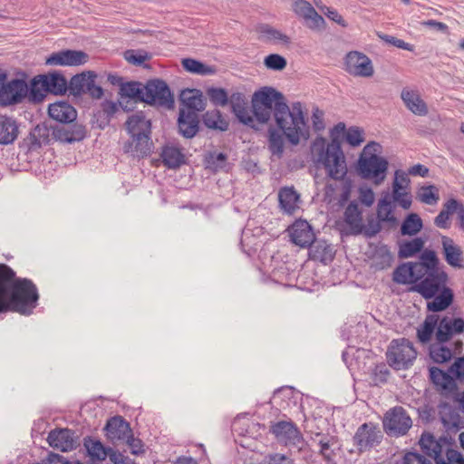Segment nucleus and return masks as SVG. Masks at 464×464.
Instances as JSON below:
<instances>
[{
    "mask_svg": "<svg viewBox=\"0 0 464 464\" xmlns=\"http://www.w3.org/2000/svg\"><path fill=\"white\" fill-rule=\"evenodd\" d=\"M442 254L449 266L454 268H464V257L462 248L449 237H441Z\"/></svg>",
    "mask_w": 464,
    "mask_h": 464,
    "instance_id": "nucleus-20",
    "label": "nucleus"
},
{
    "mask_svg": "<svg viewBox=\"0 0 464 464\" xmlns=\"http://www.w3.org/2000/svg\"><path fill=\"white\" fill-rule=\"evenodd\" d=\"M344 222L349 227L352 234H362L363 229V220L362 212L356 202H351L344 211Z\"/></svg>",
    "mask_w": 464,
    "mask_h": 464,
    "instance_id": "nucleus-31",
    "label": "nucleus"
},
{
    "mask_svg": "<svg viewBox=\"0 0 464 464\" xmlns=\"http://www.w3.org/2000/svg\"><path fill=\"white\" fill-rule=\"evenodd\" d=\"M179 132L186 138L194 137L198 130V116L195 111L179 110L178 119Z\"/></svg>",
    "mask_w": 464,
    "mask_h": 464,
    "instance_id": "nucleus-27",
    "label": "nucleus"
},
{
    "mask_svg": "<svg viewBox=\"0 0 464 464\" xmlns=\"http://www.w3.org/2000/svg\"><path fill=\"white\" fill-rule=\"evenodd\" d=\"M19 134L16 121L12 117L0 115V144L8 145L14 143Z\"/></svg>",
    "mask_w": 464,
    "mask_h": 464,
    "instance_id": "nucleus-30",
    "label": "nucleus"
},
{
    "mask_svg": "<svg viewBox=\"0 0 464 464\" xmlns=\"http://www.w3.org/2000/svg\"><path fill=\"white\" fill-rule=\"evenodd\" d=\"M384 431L391 436L405 435L412 426V420L401 406H395L386 411L382 420Z\"/></svg>",
    "mask_w": 464,
    "mask_h": 464,
    "instance_id": "nucleus-9",
    "label": "nucleus"
},
{
    "mask_svg": "<svg viewBox=\"0 0 464 464\" xmlns=\"http://www.w3.org/2000/svg\"><path fill=\"white\" fill-rule=\"evenodd\" d=\"M381 223L382 221H380L378 218H368L367 224H363V229L362 233H363L367 237H372L376 236L382 229Z\"/></svg>",
    "mask_w": 464,
    "mask_h": 464,
    "instance_id": "nucleus-60",
    "label": "nucleus"
},
{
    "mask_svg": "<svg viewBox=\"0 0 464 464\" xmlns=\"http://www.w3.org/2000/svg\"><path fill=\"white\" fill-rule=\"evenodd\" d=\"M420 445L423 452L433 458L436 462L442 456L444 449L448 448L446 440H436L435 437L430 433H423L421 435Z\"/></svg>",
    "mask_w": 464,
    "mask_h": 464,
    "instance_id": "nucleus-26",
    "label": "nucleus"
},
{
    "mask_svg": "<svg viewBox=\"0 0 464 464\" xmlns=\"http://www.w3.org/2000/svg\"><path fill=\"white\" fill-rule=\"evenodd\" d=\"M275 120L278 128L283 131L287 140L294 146L301 140H308L310 136L309 126L304 118V106L300 102H295L288 106L280 104Z\"/></svg>",
    "mask_w": 464,
    "mask_h": 464,
    "instance_id": "nucleus-3",
    "label": "nucleus"
},
{
    "mask_svg": "<svg viewBox=\"0 0 464 464\" xmlns=\"http://www.w3.org/2000/svg\"><path fill=\"white\" fill-rule=\"evenodd\" d=\"M425 241L421 237H415L411 240L403 241L399 246V256L401 258L411 257L422 250Z\"/></svg>",
    "mask_w": 464,
    "mask_h": 464,
    "instance_id": "nucleus-40",
    "label": "nucleus"
},
{
    "mask_svg": "<svg viewBox=\"0 0 464 464\" xmlns=\"http://www.w3.org/2000/svg\"><path fill=\"white\" fill-rule=\"evenodd\" d=\"M240 111H234V114L238 119L240 122H242L245 125L250 126L252 128L255 127V123L256 118L255 117L253 109H249L248 104L244 106V108L239 110Z\"/></svg>",
    "mask_w": 464,
    "mask_h": 464,
    "instance_id": "nucleus-54",
    "label": "nucleus"
},
{
    "mask_svg": "<svg viewBox=\"0 0 464 464\" xmlns=\"http://www.w3.org/2000/svg\"><path fill=\"white\" fill-rule=\"evenodd\" d=\"M401 99L405 107L414 115L426 116L429 113L428 106L417 90L403 88Z\"/></svg>",
    "mask_w": 464,
    "mask_h": 464,
    "instance_id": "nucleus-22",
    "label": "nucleus"
},
{
    "mask_svg": "<svg viewBox=\"0 0 464 464\" xmlns=\"http://www.w3.org/2000/svg\"><path fill=\"white\" fill-rule=\"evenodd\" d=\"M53 137L61 141L72 143L82 140L86 136V129L82 124H73L54 128L53 130Z\"/></svg>",
    "mask_w": 464,
    "mask_h": 464,
    "instance_id": "nucleus-23",
    "label": "nucleus"
},
{
    "mask_svg": "<svg viewBox=\"0 0 464 464\" xmlns=\"http://www.w3.org/2000/svg\"><path fill=\"white\" fill-rule=\"evenodd\" d=\"M28 94V86L24 80H12L0 88V103L11 105L20 102Z\"/></svg>",
    "mask_w": 464,
    "mask_h": 464,
    "instance_id": "nucleus-18",
    "label": "nucleus"
},
{
    "mask_svg": "<svg viewBox=\"0 0 464 464\" xmlns=\"http://www.w3.org/2000/svg\"><path fill=\"white\" fill-rule=\"evenodd\" d=\"M143 102L167 108H171L174 102L169 86L159 79L150 80L144 85Z\"/></svg>",
    "mask_w": 464,
    "mask_h": 464,
    "instance_id": "nucleus-10",
    "label": "nucleus"
},
{
    "mask_svg": "<svg viewBox=\"0 0 464 464\" xmlns=\"http://www.w3.org/2000/svg\"><path fill=\"white\" fill-rule=\"evenodd\" d=\"M203 122L208 129L219 131H226L228 129V121L218 110L208 111L203 115Z\"/></svg>",
    "mask_w": 464,
    "mask_h": 464,
    "instance_id": "nucleus-38",
    "label": "nucleus"
},
{
    "mask_svg": "<svg viewBox=\"0 0 464 464\" xmlns=\"http://www.w3.org/2000/svg\"><path fill=\"white\" fill-rule=\"evenodd\" d=\"M267 146L272 155L281 158L285 147L284 133L273 128L269 129Z\"/></svg>",
    "mask_w": 464,
    "mask_h": 464,
    "instance_id": "nucleus-39",
    "label": "nucleus"
},
{
    "mask_svg": "<svg viewBox=\"0 0 464 464\" xmlns=\"http://www.w3.org/2000/svg\"><path fill=\"white\" fill-rule=\"evenodd\" d=\"M84 446L90 457L96 460H104L109 454V450L103 447L101 441L92 439L85 440Z\"/></svg>",
    "mask_w": 464,
    "mask_h": 464,
    "instance_id": "nucleus-47",
    "label": "nucleus"
},
{
    "mask_svg": "<svg viewBox=\"0 0 464 464\" xmlns=\"http://www.w3.org/2000/svg\"><path fill=\"white\" fill-rule=\"evenodd\" d=\"M292 9L298 17H301L305 21L307 27L311 30L324 31L325 29V20L315 11L308 1H294Z\"/></svg>",
    "mask_w": 464,
    "mask_h": 464,
    "instance_id": "nucleus-14",
    "label": "nucleus"
},
{
    "mask_svg": "<svg viewBox=\"0 0 464 464\" xmlns=\"http://www.w3.org/2000/svg\"><path fill=\"white\" fill-rule=\"evenodd\" d=\"M41 79L42 86H45L47 91L53 94L65 93L68 83L63 75L54 72L46 75L38 76Z\"/></svg>",
    "mask_w": 464,
    "mask_h": 464,
    "instance_id": "nucleus-33",
    "label": "nucleus"
},
{
    "mask_svg": "<svg viewBox=\"0 0 464 464\" xmlns=\"http://www.w3.org/2000/svg\"><path fill=\"white\" fill-rule=\"evenodd\" d=\"M96 77L97 75L95 72L92 71L74 75L69 83L71 92L74 95H81L85 93L92 78Z\"/></svg>",
    "mask_w": 464,
    "mask_h": 464,
    "instance_id": "nucleus-35",
    "label": "nucleus"
},
{
    "mask_svg": "<svg viewBox=\"0 0 464 464\" xmlns=\"http://www.w3.org/2000/svg\"><path fill=\"white\" fill-rule=\"evenodd\" d=\"M126 129L131 140L124 146V150L130 152L134 157L149 154L152 144L150 120L147 119L142 111H138L128 118Z\"/></svg>",
    "mask_w": 464,
    "mask_h": 464,
    "instance_id": "nucleus-6",
    "label": "nucleus"
},
{
    "mask_svg": "<svg viewBox=\"0 0 464 464\" xmlns=\"http://www.w3.org/2000/svg\"><path fill=\"white\" fill-rule=\"evenodd\" d=\"M252 107L259 123H266L272 113L275 115L280 104H285L284 95L272 87H263L254 92Z\"/></svg>",
    "mask_w": 464,
    "mask_h": 464,
    "instance_id": "nucleus-7",
    "label": "nucleus"
},
{
    "mask_svg": "<svg viewBox=\"0 0 464 464\" xmlns=\"http://www.w3.org/2000/svg\"><path fill=\"white\" fill-rule=\"evenodd\" d=\"M47 440L52 448L63 452L72 450L76 447L73 433L68 429L52 430Z\"/></svg>",
    "mask_w": 464,
    "mask_h": 464,
    "instance_id": "nucleus-21",
    "label": "nucleus"
},
{
    "mask_svg": "<svg viewBox=\"0 0 464 464\" xmlns=\"http://www.w3.org/2000/svg\"><path fill=\"white\" fill-rule=\"evenodd\" d=\"M424 260L408 262L399 266L393 272V281L401 285H410L419 282L423 277Z\"/></svg>",
    "mask_w": 464,
    "mask_h": 464,
    "instance_id": "nucleus-17",
    "label": "nucleus"
},
{
    "mask_svg": "<svg viewBox=\"0 0 464 464\" xmlns=\"http://www.w3.org/2000/svg\"><path fill=\"white\" fill-rule=\"evenodd\" d=\"M161 157L164 164L170 169L177 168L183 162V154L174 147H166Z\"/></svg>",
    "mask_w": 464,
    "mask_h": 464,
    "instance_id": "nucleus-46",
    "label": "nucleus"
},
{
    "mask_svg": "<svg viewBox=\"0 0 464 464\" xmlns=\"http://www.w3.org/2000/svg\"><path fill=\"white\" fill-rule=\"evenodd\" d=\"M287 232L291 242L302 248L309 247L315 242V234L306 220H295L287 228Z\"/></svg>",
    "mask_w": 464,
    "mask_h": 464,
    "instance_id": "nucleus-16",
    "label": "nucleus"
},
{
    "mask_svg": "<svg viewBox=\"0 0 464 464\" xmlns=\"http://www.w3.org/2000/svg\"><path fill=\"white\" fill-rule=\"evenodd\" d=\"M120 91L121 94V101L120 102V104L123 107L124 110H128L127 105H124L126 99H135L137 101L143 102L144 86H142L140 82H124L121 84Z\"/></svg>",
    "mask_w": 464,
    "mask_h": 464,
    "instance_id": "nucleus-36",
    "label": "nucleus"
},
{
    "mask_svg": "<svg viewBox=\"0 0 464 464\" xmlns=\"http://www.w3.org/2000/svg\"><path fill=\"white\" fill-rule=\"evenodd\" d=\"M228 102L231 105L232 111H240L239 110L247 105V100L241 92H235L228 98Z\"/></svg>",
    "mask_w": 464,
    "mask_h": 464,
    "instance_id": "nucleus-62",
    "label": "nucleus"
},
{
    "mask_svg": "<svg viewBox=\"0 0 464 464\" xmlns=\"http://www.w3.org/2000/svg\"><path fill=\"white\" fill-rule=\"evenodd\" d=\"M397 464H432V462L417 452H407Z\"/></svg>",
    "mask_w": 464,
    "mask_h": 464,
    "instance_id": "nucleus-58",
    "label": "nucleus"
},
{
    "mask_svg": "<svg viewBox=\"0 0 464 464\" xmlns=\"http://www.w3.org/2000/svg\"><path fill=\"white\" fill-rule=\"evenodd\" d=\"M416 198L421 203L436 205L440 200L439 188L434 185L422 186L419 188Z\"/></svg>",
    "mask_w": 464,
    "mask_h": 464,
    "instance_id": "nucleus-44",
    "label": "nucleus"
},
{
    "mask_svg": "<svg viewBox=\"0 0 464 464\" xmlns=\"http://www.w3.org/2000/svg\"><path fill=\"white\" fill-rule=\"evenodd\" d=\"M464 333V319L453 314H429L417 328V339L422 344L435 341L448 343L455 335Z\"/></svg>",
    "mask_w": 464,
    "mask_h": 464,
    "instance_id": "nucleus-2",
    "label": "nucleus"
},
{
    "mask_svg": "<svg viewBox=\"0 0 464 464\" xmlns=\"http://www.w3.org/2000/svg\"><path fill=\"white\" fill-rule=\"evenodd\" d=\"M358 198L362 205L372 207L375 201V194L369 186L362 185L358 188Z\"/></svg>",
    "mask_w": 464,
    "mask_h": 464,
    "instance_id": "nucleus-56",
    "label": "nucleus"
},
{
    "mask_svg": "<svg viewBox=\"0 0 464 464\" xmlns=\"http://www.w3.org/2000/svg\"><path fill=\"white\" fill-rule=\"evenodd\" d=\"M431 382L444 394H449L456 390V382L453 377L437 367L430 369Z\"/></svg>",
    "mask_w": 464,
    "mask_h": 464,
    "instance_id": "nucleus-32",
    "label": "nucleus"
},
{
    "mask_svg": "<svg viewBox=\"0 0 464 464\" xmlns=\"http://www.w3.org/2000/svg\"><path fill=\"white\" fill-rule=\"evenodd\" d=\"M124 58L130 63L140 65L148 59V55L140 51L128 50L124 53Z\"/></svg>",
    "mask_w": 464,
    "mask_h": 464,
    "instance_id": "nucleus-61",
    "label": "nucleus"
},
{
    "mask_svg": "<svg viewBox=\"0 0 464 464\" xmlns=\"http://www.w3.org/2000/svg\"><path fill=\"white\" fill-rule=\"evenodd\" d=\"M381 144L371 141L362 150L357 164L360 176L379 186L386 179L389 162L382 157Z\"/></svg>",
    "mask_w": 464,
    "mask_h": 464,
    "instance_id": "nucleus-5",
    "label": "nucleus"
},
{
    "mask_svg": "<svg viewBox=\"0 0 464 464\" xmlns=\"http://www.w3.org/2000/svg\"><path fill=\"white\" fill-rule=\"evenodd\" d=\"M263 464H294V461L285 455L276 453L267 456Z\"/></svg>",
    "mask_w": 464,
    "mask_h": 464,
    "instance_id": "nucleus-64",
    "label": "nucleus"
},
{
    "mask_svg": "<svg viewBox=\"0 0 464 464\" xmlns=\"http://www.w3.org/2000/svg\"><path fill=\"white\" fill-rule=\"evenodd\" d=\"M345 140L352 147H358L364 141L363 130L359 127H351L345 131Z\"/></svg>",
    "mask_w": 464,
    "mask_h": 464,
    "instance_id": "nucleus-51",
    "label": "nucleus"
},
{
    "mask_svg": "<svg viewBox=\"0 0 464 464\" xmlns=\"http://www.w3.org/2000/svg\"><path fill=\"white\" fill-rule=\"evenodd\" d=\"M393 256L386 246H381L373 256L372 266L377 270H382L392 266Z\"/></svg>",
    "mask_w": 464,
    "mask_h": 464,
    "instance_id": "nucleus-42",
    "label": "nucleus"
},
{
    "mask_svg": "<svg viewBox=\"0 0 464 464\" xmlns=\"http://www.w3.org/2000/svg\"><path fill=\"white\" fill-rule=\"evenodd\" d=\"M286 64L285 58L277 53L269 54L264 59V65L273 71H283Z\"/></svg>",
    "mask_w": 464,
    "mask_h": 464,
    "instance_id": "nucleus-50",
    "label": "nucleus"
},
{
    "mask_svg": "<svg viewBox=\"0 0 464 464\" xmlns=\"http://www.w3.org/2000/svg\"><path fill=\"white\" fill-rule=\"evenodd\" d=\"M89 61V54L81 50H62L50 54L45 63L51 66H80Z\"/></svg>",
    "mask_w": 464,
    "mask_h": 464,
    "instance_id": "nucleus-15",
    "label": "nucleus"
},
{
    "mask_svg": "<svg viewBox=\"0 0 464 464\" xmlns=\"http://www.w3.org/2000/svg\"><path fill=\"white\" fill-rule=\"evenodd\" d=\"M451 376L459 380H464V357H459L449 369Z\"/></svg>",
    "mask_w": 464,
    "mask_h": 464,
    "instance_id": "nucleus-63",
    "label": "nucleus"
},
{
    "mask_svg": "<svg viewBox=\"0 0 464 464\" xmlns=\"http://www.w3.org/2000/svg\"><path fill=\"white\" fill-rule=\"evenodd\" d=\"M344 70L355 77L369 78L374 73L371 59L358 51L349 52L344 58Z\"/></svg>",
    "mask_w": 464,
    "mask_h": 464,
    "instance_id": "nucleus-12",
    "label": "nucleus"
},
{
    "mask_svg": "<svg viewBox=\"0 0 464 464\" xmlns=\"http://www.w3.org/2000/svg\"><path fill=\"white\" fill-rule=\"evenodd\" d=\"M420 259L424 260L423 277L415 285L414 289L425 299H430L440 293V291L448 288V274L442 267H440V260L435 251L425 249L420 255Z\"/></svg>",
    "mask_w": 464,
    "mask_h": 464,
    "instance_id": "nucleus-4",
    "label": "nucleus"
},
{
    "mask_svg": "<svg viewBox=\"0 0 464 464\" xmlns=\"http://www.w3.org/2000/svg\"><path fill=\"white\" fill-rule=\"evenodd\" d=\"M309 256L314 260L326 262L333 258V250L325 241H316L309 250Z\"/></svg>",
    "mask_w": 464,
    "mask_h": 464,
    "instance_id": "nucleus-41",
    "label": "nucleus"
},
{
    "mask_svg": "<svg viewBox=\"0 0 464 464\" xmlns=\"http://www.w3.org/2000/svg\"><path fill=\"white\" fill-rule=\"evenodd\" d=\"M436 464H464V457L459 451L447 448L446 459L441 456Z\"/></svg>",
    "mask_w": 464,
    "mask_h": 464,
    "instance_id": "nucleus-55",
    "label": "nucleus"
},
{
    "mask_svg": "<svg viewBox=\"0 0 464 464\" xmlns=\"http://www.w3.org/2000/svg\"><path fill=\"white\" fill-rule=\"evenodd\" d=\"M382 432L377 424L372 422L362 424L353 436V443L358 450L362 452L371 450L381 443Z\"/></svg>",
    "mask_w": 464,
    "mask_h": 464,
    "instance_id": "nucleus-13",
    "label": "nucleus"
},
{
    "mask_svg": "<svg viewBox=\"0 0 464 464\" xmlns=\"http://www.w3.org/2000/svg\"><path fill=\"white\" fill-rule=\"evenodd\" d=\"M41 79L36 77L33 80L30 91L28 90L29 100L34 102H42L46 94L49 92L45 86H42Z\"/></svg>",
    "mask_w": 464,
    "mask_h": 464,
    "instance_id": "nucleus-49",
    "label": "nucleus"
},
{
    "mask_svg": "<svg viewBox=\"0 0 464 464\" xmlns=\"http://www.w3.org/2000/svg\"><path fill=\"white\" fill-rule=\"evenodd\" d=\"M387 362L395 370H406L410 368L416 357L417 351L413 343L405 339L392 340L386 353Z\"/></svg>",
    "mask_w": 464,
    "mask_h": 464,
    "instance_id": "nucleus-8",
    "label": "nucleus"
},
{
    "mask_svg": "<svg viewBox=\"0 0 464 464\" xmlns=\"http://www.w3.org/2000/svg\"><path fill=\"white\" fill-rule=\"evenodd\" d=\"M378 36L386 44L393 45L399 49L407 50L410 52H412L414 49V46L412 44L406 43L403 40L399 39L395 36L381 34H378Z\"/></svg>",
    "mask_w": 464,
    "mask_h": 464,
    "instance_id": "nucleus-57",
    "label": "nucleus"
},
{
    "mask_svg": "<svg viewBox=\"0 0 464 464\" xmlns=\"http://www.w3.org/2000/svg\"><path fill=\"white\" fill-rule=\"evenodd\" d=\"M453 297L452 290L450 287L445 288L432 297V301L428 302L427 308L431 312L444 311L452 304Z\"/></svg>",
    "mask_w": 464,
    "mask_h": 464,
    "instance_id": "nucleus-37",
    "label": "nucleus"
},
{
    "mask_svg": "<svg viewBox=\"0 0 464 464\" xmlns=\"http://www.w3.org/2000/svg\"><path fill=\"white\" fill-rule=\"evenodd\" d=\"M410 179L408 174L402 170H396L394 173V179L392 182V189L403 190L408 189Z\"/></svg>",
    "mask_w": 464,
    "mask_h": 464,
    "instance_id": "nucleus-59",
    "label": "nucleus"
},
{
    "mask_svg": "<svg viewBox=\"0 0 464 464\" xmlns=\"http://www.w3.org/2000/svg\"><path fill=\"white\" fill-rule=\"evenodd\" d=\"M48 114L52 119L60 122H72L77 117L75 109L65 102L50 104Z\"/></svg>",
    "mask_w": 464,
    "mask_h": 464,
    "instance_id": "nucleus-29",
    "label": "nucleus"
},
{
    "mask_svg": "<svg viewBox=\"0 0 464 464\" xmlns=\"http://www.w3.org/2000/svg\"><path fill=\"white\" fill-rule=\"evenodd\" d=\"M446 343L437 342L430 347V356L433 362L437 363H443L450 361L454 354H459L462 352V341H455L451 346L445 344Z\"/></svg>",
    "mask_w": 464,
    "mask_h": 464,
    "instance_id": "nucleus-19",
    "label": "nucleus"
},
{
    "mask_svg": "<svg viewBox=\"0 0 464 464\" xmlns=\"http://www.w3.org/2000/svg\"><path fill=\"white\" fill-rule=\"evenodd\" d=\"M394 208L395 206L391 201L389 196L383 197L377 204V218L382 222L395 225L397 223V218L394 216Z\"/></svg>",
    "mask_w": 464,
    "mask_h": 464,
    "instance_id": "nucleus-34",
    "label": "nucleus"
},
{
    "mask_svg": "<svg viewBox=\"0 0 464 464\" xmlns=\"http://www.w3.org/2000/svg\"><path fill=\"white\" fill-rule=\"evenodd\" d=\"M311 159L317 167H323L327 177L334 180H343L347 174L344 153L337 140L328 142L323 137H317L311 145Z\"/></svg>",
    "mask_w": 464,
    "mask_h": 464,
    "instance_id": "nucleus-1",
    "label": "nucleus"
},
{
    "mask_svg": "<svg viewBox=\"0 0 464 464\" xmlns=\"http://www.w3.org/2000/svg\"><path fill=\"white\" fill-rule=\"evenodd\" d=\"M392 198L394 203H397L403 209H409L411 206V195L409 189L398 190L392 189Z\"/></svg>",
    "mask_w": 464,
    "mask_h": 464,
    "instance_id": "nucleus-52",
    "label": "nucleus"
},
{
    "mask_svg": "<svg viewBox=\"0 0 464 464\" xmlns=\"http://www.w3.org/2000/svg\"><path fill=\"white\" fill-rule=\"evenodd\" d=\"M270 431L279 443L286 447L301 450L304 438L298 428L292 421L281 420L271 425Z\"/></svg>",
    "mask_w": 464,
    "mask_h": 464,
    "instance_id": "nucleus-11",
    "label": "nucleus"
},
{
    "mask_svg": "<svg viewBox=\"0 0 464 464\" xmlns=\"http://www.w3.org/2000/svg\"><path fill=\"white\" fill-rule=\"evenodd\" d=\"M181 63L187 72L192 73L208 75L214 72V70L211 67L195 59L185 58L182 60Z\"/></svg>",
    "mask_w": 464,
    "mask_h": 464,
    "instance_id": "nucleus-48",
    "label": "nucleus"
},
{
    "mask_svg": "<svg viewBox=\"0 0 464 464\" xmlns=\"http://www.w3.org/2000/svg\"><path fill=\"white\" fill-rule=\"evenodd\" d=\"M278 199L280 208L285 214L292 215L300 208L301 197L293 186L280 188Z\"/></svg>",
    "mask_w": 464,
    "mask_h": 464,
    "instance_id": "nucleus-24",
    "label": "nucleus"
},
{
    "mask_svg": "<svg viewBox=\"0 0 464 464\" xmlns=\"http://www.w3.org/2000/svg\"><path fill=\"white\" fill-rule=\"evenodd\" d=\"M105 430L108 439L113 442L125 440L131 433L129 423L120 416L113 417L108 420Z\"/></svg>",
    "mask_w": 464,
    "mask_h": 464,
    "instance_id": "nucleus-25",
    "label": "nucleus"
},
{
    "mask_svg": "<svg viewBox=\"0 0 464 464\" xmlns=\"http://www.w3.org/2000/svg\"><path fill=\"white\" fill-rule=\"evenodd\" d=\"M259 32L261 36L266 41L271 42L273 44H282L285 45L290 44L289 36L269 25L261 26Z\"/></svg>",
    "mask_w": 464,
    "mask_h": 464,
    "instance_id": "nucleus-43",
    "label": "nucleus"
},
{
    "mask_svg": "<svg viewBox=\"0 0 464 464\" xmlns=\"http://www.w3.org/2000/svg\"><path fill=\"white\" fill-rule=\"evenodd\" d=\"M207 93L211 102L217 106H225L228 103V95L222 88H210Z\"/></svg>",
    "mask_w": 464,
    "mask_h": 464,
    "instance_id": "nucleus-53",
    "label": "nucleus"
},
{
    "mask_svg": "<svg viewBox=\"0 0 464 464\" xmlns=\"http://www.w3.org/2000/svg\"><path fill=\"white\" fill-rule=\"evenodd\" d=\"M422 226V220L419 215L411 213L403 221L401 232L404 236H415L421 230Z\"/></svg>",
    "mask_w": 464,
    "mask_h": 464,
    "instance_id": "nucleus-45",
    "label": "nucleus"
},
{
    "mask_svg": "<svg viewBox=\"0 0 464 464\" xmlns=\"http://www.w3.org/2000/svg\"><path fill=\"white\" fill-rule=\"evenodd\" d=\"M180 102L182 108L179 110H188V111H201L205 108V102L202 92L195 89H187L180 93Z\"/></svg>",
    "mask_w": 464,
    "mask_h": 464,
    "instance_id": "nucleus-28",
    "label": "nucleus"
}]
</instances>
